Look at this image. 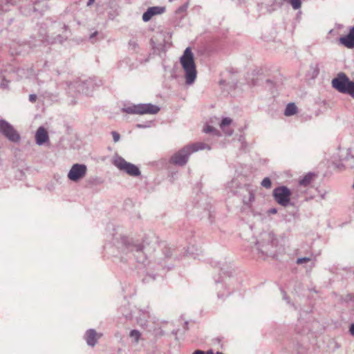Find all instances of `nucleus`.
Segmentation results:
<instances>
[{"label":"nucleus","mask_w":354,"mask_h":354,"mask_svg":"<svg viewBox=\"0 0 354 354\" xmlns=\"http://www.w3.org/2000/svg\"><path fill=\"white\" fill-rule=\"evenodd\" d=\"M310 260L311 259L309 257H301V258H298L297 259L296 263L297 264H302V263H304L309 262V261H310Z\"/></svg>","instance_id":"26"},{"label":"nucleus","mask_w":354,"mask_h":354,"mask_svg":"<svg viewBox=\"0 0 354 354\" xmlns=\"http://www.w3.org/2000/svg\"><path fill=\"white\" fill-rule=\"evenodd\" d=\"M349 32L354 36V26L351 28Z\"/></svg>","instance_id":"39"},{"label":"nucleus","mask_w":354,"mask_h":354,"mask_svg":"<svg viewBox=\"0 0 354 354\" xmlns=\"http://www.w3.org/2000/svg\"><path fill=\"white\" fill-rule=\"evenodd\" d=\"M95 0H88L87 2V6H91Z\"/></svg>","instance_id":"37"},{"label":"nucleus","mask_w":354,"mask_h":354,"mask_svg":"<svg viewBox=\"0 0 354 354\" xmlns=\"http://www.w3.org/2000/svg\"><path fill=\"white\" fill-rule=\"evenodd\" d=\"M180 63L185 72L186 84H192L196 79L197 71L191 48L187 47L185 50L183 55L180 57Z\"/></svg>","instance_id":"4"},{"label":"nucleus","mask_w":354,"mask_h":354,"mask_svg":"<svg viewBox=\"0 0 354 354\" xmlns=\"http://www.w3.org/2000/svg\"><path fill=\"white\" fill-rule=\"evenodd\" d=\"M100 337L96 331L93 329H89L85 334V339L88 346H94L97 342V339Z\"/></svg>","instance_id":"15"},{"label":"nucleus","mask_w":354,"mask_h":354,"mask_svg":"<svg viewBox=\"0 0 354 354\" xmlns=\"http://www.w3.org/2000/svg\"><path fill=\"white\" fill-rule=\"evenodd\" d=\"M192 354H205V353L203 351L196 350Z\"/></svg>","instance_id":"35"},{"label":"nucleus","mask_w":354,"mask_h":354,"mask_svg":"<svg viewBox=\"0 0 354 354\" xmlns=\"http://www.w3.org/2000/svg\"><path fill=\"white\" fill-rule=\"evenodd\" d=\"M313 178V175L312 174H308L306 175L300 181L299 185L306 187L308 186L310 182L312 181Z\"/></svg>","instance_id":"22"},{"label":"nucleus","mask_w":354,"mask_h":354,"mask_svg":"<svg viewBox=\"0 0 354 354\" xmlns=\"http://www.w3.org/2000/svg\"><path fill=\"white\" fill-rule=\"evenodd\" d=\"M37 100V95L35 94H30L29 95V100L31 102H35Z\"/></svg>","instance_id":"28"},{"label":"nucleus","mask_w":354,"mask_h":354,"mask_svg":"<svg viewBox=\"0 0 354 354\" xmlns=\"http://www.w3.org/2000/svg\"><path fill=\"white\" fill-rule=\"evenodd\" d=\"M141 333L138 330H132L129 333L130 337L132 339L133 343L137 344L139 340L141 339Z\"/></svg>","instance_id":"21"},{"label":"nucleus","mask_w":354,"mask_h":354,"mask_svg":"<svg viewBox=\"0 0 354 354\" xmlns=\"http://www.w3.org/2000/svg\"><path fill=\"white\" fill-rule=\"evenodd\" d=\"M111 134L113 136V141L115 142H117L120 140V136L118 133H117L116 131H112Z\"/></svg>","instance_id":"27"},{"label":"nucleus","mask_w":354,"mask_h":354,"mask_svg":"<svg viewBox=\"0 0 354 354\" xmlns=\"http://www.w3.org/2000/svg\"><path fill=\"white\" fill-rule=\"evenodd\" d=\"M291 192L286 186H281L273 190V197L281 206L287 207L290 201Z\"/></svg>","instance_id":"9"},{"label":"nucleus","mask_w":354,"mask_h":354,"mask_svg":"<svg viewBox=\"0 0 354 354\" xmlns=\"http://www.w3.org/2000/svg\"><path fill=\"white\" fill-rule=\"evenodd\" d=\"M121 313L124 315V316L127 318L131 317L132 316L131 313H124L122 310Z\"/></svg>","instance_id":"34"},{"label":"nucleus","mask_w":354,"mask_h":354,"mask_svg":"<svg viewBox=\"0 0 354 354\" xmlns=\"http://www.w3.org/2000/svg\"><path fill=\"white\" fill-rule=\"evenodd\" d=\"M346 301H353L354 302V295H348L346 297Z\"/></svg>","instance_id":"29"},{"label":"nucleus","mask_w":354,"mask_h":354,"mask_svg":"<svg viewBox=\"0 0 354 354\" xmlns=\"http://www.w3.org/2000/svg\"><path fill=\"white\" fill-rule=\"evenodd\" d=\"M205 354H223V353L221 352H219V351H217L216 353H214L212 350H209V351H207Z\"/></svg>","instance_id":"32"},{"label":"nucleus","mask_w":354,"mask_h":354,"mask_svg":"<svg viewBox=\"0 0 354 354\" xmlns=\"http://www.w3.org/2000/svg\"><path fill=\"white\" fill-rule=\"evenodd\" d=\"M158 106L152 104H138L127 106L122 108V111L129 114H156L160 111Z\"/></svg>","instance_id":"6"},{"label":"nucleus","mask_w":354,"mask_h":354,"mask_svg":"<svg viewBox=\"0 0 354 354\" xmlns=\"http://www.w3.org/2000/svg\"><path fill=\"white\" fill-rule=\"evenodd\" d=\"M241 194H243V203L245 205H250L254 200V189L250 185H245L240 189Z\"/></svg>","instance_id":"12"},{"label":"nucleus","mask_w":354,"mask_h":354,"mask_svg":"<svg viewBox=\"0 0 354 354\" xmlns=\"http://www.w3.org/2000/svg\"><path fill=\"white\" fill-rule=\"evenodd\" d=\"M342 166L345 168H354V156H347L342 160Z\"/></svg>","instance_id":"19"},{"label":"nucleus","mask_w":354,"mask_h":354,"mask_svg":"<svg viewBox=\"0 0 354 354\" xmlns=\"http://www.w3.org/2000/svg\"><path fill=\"white\" fill-rule=\"evenodd\" d=\"M0 133L10 142H17L20 140L18 132L9 122L4 120H0Z\"/></svg>","instance_id":"8"},{"label":"nucleus","mask_w":354,"mask_h":354,"mask_svg":"<svg viewBox=\"0 0 354 354\" xmlns=\"http://www.w3.org/2000/svg\"><path fill=\"white\" fill-rule=\"evenodd\" d=\"M112 236L113 245L122 260L127 261L128 259L133 257L138 263L146 266L148 254L153 251V248L144 245L132 236L118 232Z\"/></svg>","instance_id":"1"},{"label":"nucleus","mask_w":354,"mask_h":354,"mask_svg":"<svg viewBox=\"0 0 354 354\" xmlns=\"http://www.w3.org/2000/svg\"><path fill=\"white\" fill-rule=\"evenodd\" d=\"M87 173V167L84 164L75 163L71 167L67 177L73 182H78L85 177Z\"/></svg>","instance_id":"10"},{"label":"nucleus","mask_w":354,"mask_h":354,"mask_svg":"<svg viewBox=\"0 0 354 354\" xmlns=\"http://www.w3.org/2000/svg\"><path fill=\"white\" fill-rule=\"evenodd\" d=\"M339 41L348 48H354V36L350 32L347 35L341 37Z\"/></svg>","instance_id":"17"},{"label":"nucleus","mask_w":354,"mask_h":354,"mask_svg":"<svg viewBox=\"0 0 354 354\" xmlns=\"http://www.w3.org/2000/svg\"><path fill=\"white\" fill-rule=\"evenodd\" d=\"M349 331H350L351 334L353 336H354V323L351 325L350 328H349Z\"/></svg>","instance_id":"30"},{"label":"nucleus","mask_w":354,"mask_h":354,"mask_svg":"<svg viewBox=\"0 0 354 354\" xmlns=\"http://www.w3.org/2000/svg\"><path fill=\"white\" fill-rule=\"evenodd\" d=\"M165 8L163 6H153L149 8L142 15V20L145 22L149 21L153 16L160 15L165 12Z\"/></svg>","instance_id":"13"},{"label":"nucleus","mask_w":354,"mask_h":354,"mask_svg":"<svg viewBox=\"0 0 354 354\" xmlns=\"http://www.w3.org/2000/svg\"><path fill=\"white\" fill-rule=\"evenodd\" d=\"M36 143L38 145H44L48 140V136L46 130L43 127H40L36 131L35 134Z\"/></svg>","instance_id":"14"},{"label":"nucleus","mask_w":354,"mask_h":354,"mask_svg":"<svg viewBox=\"0 0 354 354\" xmlns=\"http://www.w3.org/2000/svg\"><path fill=\"white\" fill-rule=\"evenodd\" d=\"M113 164L120 170L127 174L133 176L138 177L140 176L141 172L138 167L131 162L126 161L122 157L115 155L113 157Z\"/></svg>","instance_id":"7"},{"label":"nucleus","mask_w":354,"mask_h":354,"mask_svg":"<svg viewBox=\"0 0 354 354\" xmlns=\"http://www.w3.org/2000/svg\"><path fill=\"white\" fill-rule=\"evenodd\" d=\"M232 121L230 118H224L220 123L221 129L227 136H231L233 133L232 129L227 128L232 123Z\"/></svg>","instance_id":"18"},{"label":"nucleus","mask_w":354,"mask_h":354,"mask_svg":"<svg viewBox=\"0 0 354 354\" xmlns=\"http://www.w3.org/2000/svg\"><path fill=\"white\" fill-rule=\"evenodd\" d=\"M218 297H222V295H221L219 293H218Z\"/></svg>","instance_id":"41"},{"label":"nucleus","mask_w":354,"mask_h":354,"mask_svg":"<svg viewBox=\"0 0 354 354\" xmlns=\"http://www.w3.org/2000/svg\"><path fill=\"white\" fill-rule=\"evenodd\" d=\"M95 86H97L95 80L89 78L84 82L77 83V87L79 92L88 95L91 93Z\"/></svg>","instance_id":"11"},{"label":"nucleus","mask_w":354,"mask_h":354,"mask_svg":"<svg viewBox=\"0 0 354 354\" xmlns=\"http://www.w3.org/2000/svg\"><path fill=\"white\" fill-rule=\"evenodd\" d=\"M97 33H98V32H97V31H95V32H94L93 33H92V34L91 35V36H90V39H93V38H94V37H95V36L97 35Z\"/></svg>","instance_id":"36"},{"label":"nucleus","mask_w":354,"mask_h":354,"mask_svg":"<svg viewBox=\"0 0 354 354\" xmlns=\"http://www.w3.org/2000/svg\"><path fill=\"white\" fill-rule=\"evenodd\" d=\"M203 131L206 133H212L214 135H216V136H219V132L217 129H216L215 128H214L213 127L210 126V125H208L207 124L204 129H203Z\"/></svg>","instance_id":"23"},{"label":"nucleus","mask_w":354,"mask_h":354,"mask_svg":"<svg viewBox=\"0 0 354 354\" xmlns=\"http://www.w3.org/2000/svg\"><path fill=\"white\" fill-rule=\"evenodd\" d=\"M203 149L210 150L211 147L203 142H195L187 145L171 157L170 162L178 166H184L187 162L192 153Z\"/></svg>","instance_id":"3"},{"label":"nucleus","mask_w":354,"mask_h":354,"mask_svg":"<svg viewBox=\"0 0 354 354\" xmlns=\"http://www.w3.org/2000/svg\"><path fill=\"white\" fill-rule=\"evenodd\" d=\"M136 127L139 129H142V128H147V127H149V125H147V124H138L136 125Z\"/></svg>","instance_id":"31"},{"label":"nucleus","mask_w":354,"mask_h":354,"mask_svg":"<svg viewBox=\"0 0 354 354\" xmlns=\"http://www.w3.org/2000/svg\"><path fill=\"white\" fill-rule=\"evenodd\" d=\"M136 317L138 324L145 326L149 317V312L147 310H139L138 315H136Z\"/></svg>","instance_id":"16"},{"label":"nucleus","mask_w":354,"mask_h":354,"mask_svg":"<svg viewBox=\"0 0 354 354\" xmlns=\"http://www.w3.org/2000/svg\"><path fill=\"white\" fill-rule=\"evenodd\" d=\"M269 212H270V213H272V214H276V213H277V209H274V208H272V209H270L269 210Z\"/></svg>","instance_id":"38"},{"label":"nucleus","mask_w":354,"mask_h":354,"mask_svg":"<svg viewBox=\"0 0 354 354\" xmlns=\"http://www.w3.org/2000/svg\"><path fill=\"white\" fill-rule=\"evenodd\" d=\"M151 278H152L153 279H155V277H154V276H151Z\"/></svg>","instance_id":"40"},{"label":"nucleus","mask_w":354,"mask_h":354,"mask_svg":"<svg viewBox=\"0 0 354 354\" xmlns=\"http://www.w3.org/2000/svg\"><path fill=\"white\" fill-rule=\"evenodd\" d=\"M129 46L131 49L136 50L138 46V41L136 39H131L129 41Z\"/></svg>","instance_id":"25"},{"label":"nucleus","mask_w":354,"mask_h":354,"mask_svg":"<svg viewBox=\"0 0 354 354\" xmlns=\"http://www.w3.org/2000/svg\"><path fill=\"white\" fill-rule=\"evenodd\" d=\"M297 106L294 103H289L285 109L284 115L286 116H290L297 113Z\"/></svg>","instance_id":"20"},{"label":"nucleus","mask_w":354,"mask_h":354,"mask_svg":"<svg viewBox=\"0 0 354 354\" xmlns=\"http://www.w3.org/2000/svg\"><path fill=\"white\" fill-rule=\"evenodd\" d=\"M261 186L266 188L270 189L272 186V183L270 179L268 177H266L263 179L261 183Z\"/></svg>","instance_id":"24"},{"label":"nucleus","mask_w":354,"mask_h":354,"mask_svg":"<svg viewBox=\"0 0 354 354\" xmlns=\"http://www.w3.org/2000/svg\"><path fill=\"white\" fill-rule=\"evenodd\" d=\"M331 85L338 92L347 94L354 98V82L343 72L337 73L331 81Z\"/></svg>","instance_id":"5"},{"label":"nucleus","mask_w":354,"mask_h":354,"mask_svg":"<svg viewBox=\"0 0 354 354\" xmlns=\"http://www.w3.org/2000/svg\"><path fill=\"white\" fill-rule=\"evenodd\" d=\"M282 293H283V299L286 300L287 302L289 304L290 301L288 300L286 294L283 291H282Z\"/></svg>","instance_id":"33"},{"label":"nucleus","mask_w":354,"mask_h":354,"mask_svg":"<svg viewBox=\"0 0 354 354\" xmlns=\"http://www.w3.org/2000/svg\"><path fill=\"white\" fill-rule=\"evenodd\" d=\"M253 250L261 257H275L278 252V240L272 232H263L252 242Z\"/></svg>","instance_id":"2"}]
</instances>
